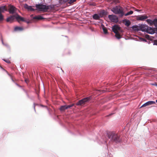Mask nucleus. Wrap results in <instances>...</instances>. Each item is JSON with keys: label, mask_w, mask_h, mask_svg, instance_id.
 <instances>
[{"label": "nucleus", "mask_w": 157, "mask_h": 157, "mask_svg": "<svg viewBox=\"0 0 157 157\" xmlns=\"http://www.w3.org/2000/svg\"><path fill=\"white\" fill-rule=\"evenodd\" d=\"M76 1V0H68V3L70 4H71L75 2Z\"/></svg>", "instance_id": "nucleus-29"}, {"label": "nucleus", "mask_w": 157, "mask_h": 157, "mask_svg": "<svg viewBox=\"0 0 157 157\" xmlns=\"http://www.w3.org/2000/svg\"><path fill=\"white\" fill-rule=\"evenodd\" d=\"M59 3L61 4L66 3L68 1V0H59Z\"/></svg>", "instance_id": "nucleus-25"}, {"label": "nucleus", "mask_w": 157, "mask_h": 157, "mask_svg": "<svg viewBox=\"0 0 157 157\" xmlns=\"http://www.w3.org/2000/svg\"><path fill=\"white\" fill-rule=\"evenodd\" d=\"M115 33V36L118 39H119L121 38V36L119 33V32L116 33Z\"/></svg>", "instance_id": "nucleus-24"}, {"label": "nucleus", "mask_w": 157, "mask_h": 157, "mask_svg": "<svg viewBox=\"0 0 157 157\" xmlns=\"http://www.w3.org/2000/svg\"><path fill=\"white\" fill-rule=\"evenodd\" d=\"M124 25L127 26H129L131 24L130 21L126 19L124 20Z\"/></svg>", "instance_id": "nucleus-17"}, {"label": "nucleus", "mask_w": 157, "mask_h": 157, "mask_svg": "<svg viewBox=\"0 0 157 157\" xmlns=\"http://www.w3.org/2000/svg\"><path fill=\"white\" fill-rule=\"evenodd\" d=\"M7 11V8L6 6H3L0 7V13H3L5 11Z\"/></svg>", "instance_id": "nucleus-15"}, {"label": "nucleus", "mask_w": 157, "mask_h": 157, "mask_svg": "<svg viewBox=\"0 0 157 157\" xmlns=\"http://www.w3.org/2000/svg\"><path fill=\"white\" fill-rule=\"evenodd\" d=\"M101 26L102 27V29L104 33L105 34H107V29L103 25H101Z\"/></svg>", "instance_id": "nucleus-22"}, {"label": "nucleus", "mask_w": 157, "mask_h": 157, "mask_svg": "<svg viewBox=\"0 0 157 157\" xmlns=\"http://www.w3.org/2000/svg\"><path fill=\"white\" fill-rule=\"evenodd\" d=\"M112 114H110L109 115V116H110Z\"/></svg>", "instance_id": "nucleus-40"}, {"label": "nucleus", "mask_w": 157, "mask_h": 157, "mask_svg": "<svg viewBox=\"0 0 157 157\" xmlns=\"http://www.w3.org/2000/svg\"><path fill=\"white\" fill-rule=\"evenodd\" d=\"M36 7L39 10L42 11H46L49 9L48 6L42 4H36Z\"/></svg>", "instance_id": "nucleus-3"}, {"label": "nucleus", "mask_w": 157, "mask_h": 157, "mask_svg": "<svg viewBox=\"0 0 157 157\" xmlns=\"http://www.w3.org/2000/svg\"><path fill=\"white\" fill-rule=\"evenodd\" d=\"M24 7L25 9H27L29 11H34L35 10L34 9L32 8V6H29L26 4L24 5Z\"/></svg>", "instance_id": "nucleus-14"}, {"label": "nucleus", "mask_w": 157, "mask_h": 157, "mask_svg": "<svg viewBox=\"0 0 157 157\" xmlns=\"http://www.w3.org/2000/svg\"><path fill=\"white\" fill-rule=\"evenodd\" d=\"M111 10L115 14H121V16L124 15L123 8L120 6H118L113 7Z\"/></svg>", "instance_id": "nucleus-2"}, {"label": "nucleus", "mask_w": 157, "mask_h": 157, "mask_svg": "<svg viewBox=\"0 0 157 157\" xmlns=\"http://www.w3.org/2000/svg\"><path fill=\"white\" fill-rule=\"evenodd\" d=\"M16 16V15L11 16L8 17L6 19L7 21L12 22L14 20V19L15 18Z\"/></svg>", "instance_id": "nucleus-13"}, {"label": "nucleus", "mask_w": 157, "mask_h": 157, "mask_svg": "<svg viewBox=\"0 0 157 157\" xmlns=\"http://www.w3.org/2000/svg\"><path fill=\"white\" fill-rule=\"evenodd\" d=\"M25 81L27 83H28L29 82V80L27 78H25Z\"/></svg>", "instance_id": "nucleus-34"}, {"label": "nucleus", "mask_w": 157, "mask_h": 157, "mask_svg": "<svg viewBox=\"0 0 157 157\" xmlns=\"http://www.w3.org/2000/svg\"><path fill=\"white\" fill-rule=\"evenodd\" d=\"M108 17V18L112 22L116 23L118 21L117 17L114 15H109Z\"/></svg>", "instance_id": "nucleus-6"}, {"label": "nucleus", "mask_w": 157, "mask_h": 157, "mask_svg": "<svg viewBox=\"0 0 157 157\" xmlns=\"http://www.w3.org/2000/svg\"><path fill=\"white\" fill-rule=\"evenodd\" d=\"M143 40L144 41H145V39H143Z\"/></svg>", "instance_id": "nucleus-36"}, {"label": "nucleus", "mask_w": 157, "mask_h": 157, "mask_svg": "<svg viewBox=\"0 0 157 157\" xmlns=\"http://www.w3.org/2000/svg\"><path fill=\"white\" fill-rule=\"evenodd\" d=\"M15 18L19 23H20V21H25V20L23 17L20 16L18 14L16 15Z\"/></svg>", "instance_id": "nucleus-11"}, {"label": "nucleus", "mask_w": 157, "mask_h": 157, "mask_svg": "<svg viewBox=\"0 0 157 157\" xmlns=\"http://www.w3.org/2000/svg\"><path fill=\"white\" fill-rule=\"evenodd\" d=\"M74 105H75L74 104H72L71 105H66L67 109H69L71 107L73 106H74Z\"/></svg>", "instance_id": "nucleus-26"}, {"label": "nucleus", "mask_w": 157, "mask_h": 157, "mask_svg": "<svg viewBox=\"0 0 157 157\" xmlns=\"http://www.w3.org/2000/svg\"><path fill=\"white\" fill-rule=\"evenodd\" d=\"M108 138L111 139L113 141L115 142L120 141L119 136L114 132H109L107 133Z\"/></svg>", "instance_id": "nucleus-1"}, {"label": "nucleus", "mask_w": 157, "mask_h": 157, "mask_svg": "<svg viewBox=\"0 0 157 157\" xmlns=\"http://www.w3.org/2000/svg\"><path fill=\"white\" fill-rule=\"evenodd\" d=\"M17 8L14 6L11 5L8 6V11L10 14L15 13L16 11Z\"/></svg>", "instance_id": "nucleus-5"}, {"label": "nucleus", "mask_w": 157, "mask_h": 157, "mask_svg": "<svg viewBox=\"0 0 157 157\" xmlns=\"http://www.w3.org/2000/svg\"><path fill=\"white\" fill-rule=\"evenodd\" d=\"M24 29L22 27L17 26L15 27L14 30L15 31H21L23 30Z\"/></svg>", "instance_id": "nucleus-18"}, {"label": "nucleus", "mask_w": 157, "mask_h": 157, "mask_svg": "<svg viewBox=\"0 0 157 157\" xmlns=\"http://www.w3.org/2000/svg\"><path fill=\"white\" fill-rule=\"evenodd\" d=\"M90 99L89 97H87L84 98L78 101L76 104L77 105H82L84 104L86 102L89 101Z\"/></svg>", "instance_id": "nucleus-4"}, {"label": "nucleus", "mask_w": 157, "mask_h": 157, "mask_svg": "<svg viewBox=\"0 0 157 157\" xmlns=\"http://www.w3.org/2000/svg\"><path fill=\"white\" fill-rule=\"evenodd\" d=\"M24 21L26 22L28 24H29L30 22V21H26V20H25V21Z\"/></svg>", "instance_id": "nucleus-35"}, {"label": "nucleus", "mask_w": 157, "mask_h": 157, "mask_svg": "<svg viewBox=\"0 0 157 157\" xmlns=\"http://www.w3.org/2000/svg\"><path fill=\"white\" fill-rule=\"evenodd\" d=\"M150 85H152V86H157V82H155L154 83H150Z\"/></svg>", "instance_id": "nucleus-32"}, {"label": "nucleus", "mask_w": 157, "mask_h": 157, "mask_svg": "<svg viewBox=\"0 0 157 157\" xmlns=\"http://www.w3.org/2000/svg\"><path fill=\"white\" fill-rule=\"evenodd\" d=\"M146 21L151 26H152L153 25V21H152L149 19H148Z\"/></svg>", "instance_id": "nucleus-23"}, {"label": "nucleus", "mask_w": 157, "mask_h": 157, "mask_svg": "<svg viewBox=\"0 0 157 157\" xmlns=\"http://www.w3.org/2000/svg\"><path fill=\"white\" fill-rule=\"evenodd\" d=\"M133 13V11H130L128 12L127 13H126L125 14V16H127L129 15H130L131 14H132Z\"/></svg>", "instance_id": "nucleus-27"}, {"label": "nucleus", "mask_w": 157, "mask_h": 157, "mask_svg": "<svg viewBox=\"0 0 157 157\" xmlns=\"http://www.w3.org/2000/svg\"><path fill=\"white\" fill-rule=\"evenodd\" d=\"M3 60L4 61H5V62H6V63H10V61L8 59H3Z\"/></svg>", "instance_id": "nucleus-31"}, {"label": "nucleus", "mask_w": 157, "mask_h": 157, "mask_svg": "<svg viewBox=\"0 0 157 157\" xmlns=\"http://www.w3.org/2000/svg\"><path fill=\"white\" fill-rule=\"evenodd\" d=\"M155 102L154 101H149L140 107V108L145 107L147 106H148L150 105H151L153 104H155Z\"/></svg>", "instance_id": "nucleus-9"}, {"label": "nucleus", "mask_w": 157, "mask_h": 157, "mask_svg": "<svg viewBox=\"0 0 157 157\" xmlns=\"http://www.w3.org/2000/svg\"><path fill=\"white\" fill-rule=\"evenodd\" d=\"M147 18L148 17L146 15H141L137 16V20L143 21Z\"/></svg>", "instance_id": "nucleus-7"}, {"label": "nucleus", "mask_w": 157, "mask_h": 157, "mask_svg": "<svg viewBox=\"0 0 157 157\" xmlns=\"http://www.w3.org/2000/svg\"><path fill=\"white\" fill-rule=\"evenodd\" d=\"M61 112H64L67 109L66 105L61 106L59 108Z\"/></svg>", "instance_id": "nucleus-20"}, {"label": "nucleus", "mask_w": 157, "mask_h": 157, "mask_svg": "<svg viewBox=\"0 0 157 157\" xmlns=\"http://www.w3.org/2000/svg\"><path fill=\"white\" fill-rule=\"evenodd\" d=\"M153 25L155 27H157V19H155L153 20Z\"/></svg>", "instance_id": "nucleus-28"}, {"label": "nucleus", "mask_w": 157, "mask_h": 157, "mask_svg": "<svg viewBox=\"0 0 157 157\" xmlns=\"http://www.w3.org/2000/svg\"><path fill=\"white\" fill-rule=\"evenodd\" d=\"M132 28L134 30L136 31L140 30V26H139L137 25L133 26Z\"/></svg>", "instance_id": "nucleus-19"}, {"label": "nucleus", "mask_w": 157, "mask_h": 157, "mask_svg": "<svg viewBox=\"0 0 157 157\" xmlns=\"http://www.w3.org/2000/svg\"><path fill=\"white\" fill-rule=\"evenodd\" d=\"M156 102L157 103V99L156 100Z\"/></svg>", "instance_id": "nucleus-39"}, {"label": "nucleus", "mask_w": 157, "mask_h": 157, "mask_svg": "<svg viewBox=\"0 0 157 157\" xmlns=\"http://www.w3.org/2000/svg\"><path fill=\"white\" fill-rule=\"evenodd\" d=\"M33 19L37 20H40L44 19V18L42 17L41 15H38L33 17Z\"/></svg>", "instance_id": "nucleus-16"}, {"label": "nucleus", "mask_w": 157, "mask_h": 157, "mask_svg": "<svg viewBox=\"0 0 157 157\" xmlns=\"http://www.w3.org/2000/svg\"><path fill=\"white\" fill-rule=\"evenodd\" d=\"M3 20V16L2 14V13H0V21H2Z\"/></svg>", "instance_id": "nucleus-30"}, {"label": "nucleus", "mask_w": 157, "mask_h": 157, "mask_svg": "<svg viewBox=\"0 0 157 157\" xmlns=\"http://www.w3.org/2000/svg\"><path fill=\"white\" fill-rule=\"evenodd\" d=\"M11 78H12V80L13 81V78H12L11 77Z\"/></svg>", "instance_id": "nucleus-37"}, {"label": "nucleus", "mask_w": 157, "mask_h": 157, "mask_svg": "<svg viewBox=\"0 0 157 157\" xmlns=\"http://www.w3.org/2000/svg\"><path fill=\"white\" fill-rule=\"evenodd\" d=\"M145 37L146 38H147V39H150L149 35L147 34H146V35H145Z\"/></svg>", "instance_id": "nucleus-33"}, {"label": "nucleus", "mask_w": 157, "mask_h": 157, "mask_svg": "<svg viewBox=\"0 0 157 157\" xmlns=\"http://www.w3.org/2000/svg\"><path fill=\"white\" fill-rule=\"evenodd\" d=\"M93 18L95 20H98L100 18L99 16L97 14H95L93 16Z\"/></svg>", "instance_id": "nucleus-21"}, {"label": "nucleus", "mask_w": 157, "mask_h": 157, "mask_svg": "<svg viewBox=\"0 0 157 157\" xmlns=\"http://www.w3.org/2000/svg\"><path fill=\"white\" fill-rule=\"evenodd\" d=\"M157 29L156 28H152L151 27H149L146 32L149 34H153L155 33V29Z\"/></svg>", "instance_id": "nucleus-8"}, {"label": "nucleus", "mask_w": 157, "mask_h": 157, "mask_svg": "<svg viewBox=\"0 0 157 157\" xmlns=\"http://www.w3.org/2000/svg\"><path fill=\"white\" fill-rule=\"evenodd\" d=\"M120 29V27L117 25H115L112 27V30L115 33L118 32V31Z\"/></svg>", "instance_id": "nucleus-12"}, {"label": "nucleus", "mask_w": 157, "mask_h": 157, "mask_svg": "<svg viewBox=\"0 0 157 157\" xmlns=\"http://www.w3.org/2000/svg\"><path fill=\"white\" fill-rule=\"evenodd\" d=\"M149 27L144 25H140V30L142 31L146 32Z\"/></svg>", "instance_id": "nucleus-10"}, {"label": "nucleus", "mask_w": 157, "mask_h": 157, "mask_svg": "<svg viewBox=\"0 0 157 157\" xmlns=\"http://www.w3.org/2000/svg\"><path fill=\"white\" fill-rule=\"evenodd\" d=\"M33 16V15H31V17H32V16Z\"/></svg>", "instance_id": "nucleus-38"}]
</instances>
